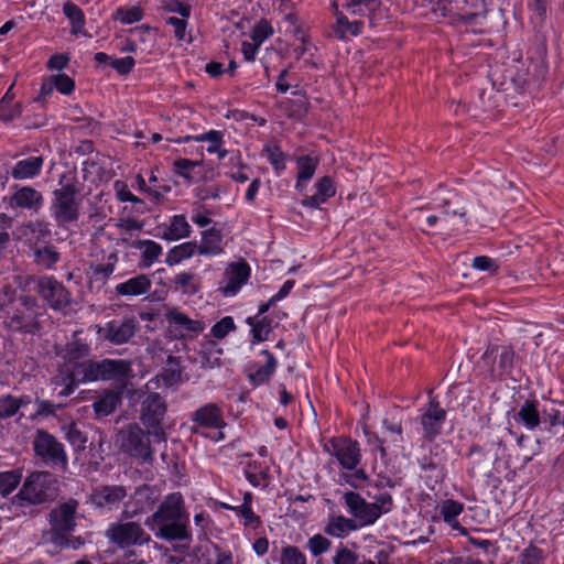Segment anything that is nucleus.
<instances>
[{
	"label": "nucleus",
	"mask_w": 564,
	"mask_h": 564,
	"mask_svg": "<svg viewBox=\"0 0 564 564\" xmlns=\"http://www.w3.org/2000/svg\"><path fill=\"white\" fill-rule=\"evenodd\" d=\"M173 283L176 290H181L184 293L194 294L198 288L195 283V275L191 272H181L173 279Z\"/></svg>",
	"instance_id": "nucleus-48"
},
{
	"label": "nucleus",
	"mask_w": 564,
	"mask_h": 564,
	"mask_svg": "<svg viewBox=\"0 0 564 564\" xmlns=\"http://www.w3.org/2000/svg\"><path fill=\"white\" fill-rule=\"evenodd\" d=\"M89 354V347L80 340H73L65 345L58 352L59 357L65 361L64 367L59 373L55 377V383L64 384L66 387L69 381L67 380V373H69L74 367L80 364L78 360L86 357Z\"/></svg>",
	"instance_id": "nucleus-13"
},
{
	"label": "nucleus",
	"mask_w": 564,
	"mask_h": 564,
	"mask_svg": "<svg viewBox=\"0 0 564 564\" xmlns=\"http://www.w3.org/2000/svg\"><path fill=\"white\" fill-rule=\"evenodd\" d=\"M471 265L473 268L479 271H488L492 273L497 271L496 262L491 258L486 256H479L474 258Z\"/></svg>",
	"instance_id": "nucleus-60"
},
{
	"label": "nucleus",
	"mask_w": 564,
	"mask_h": 564,
	"mask_svg": "<svg viewBox=\"0 0 564 564\" xmlns=\"http://www.w3.org/2000/svg\"><path fill=\"white\" fill-rule=\"evenodd\" d=\"M223 138L224 133L217 130H210L206 133L193 137V139L197 142H213V145L207 148V152L217 153L220 160L227 155V150L221 149Z\"/></svg>",
	"instance_id": "nucleus-38"
},
{
	"label": "nucleus",
	"mask_w": 564,
	"mask_h": 564,
	"mask_svg": "<svg viewBox=\"0 0 564 564\" xmlns=\"http://www.w3.org/2000/svg\"><path fill=\"white\" fill-rule=\"evenodd\" d=\"M297 180L295 184L296 191L303 193L306 184L313 177L317 166L318 159L316 156L303 155L296 160Z\"/></svg>",
	"instance_id": "nucleus-28"
},
{
	"label": "nucleus",
	"mask_w": 564,
	"mask_h": 564,
	"mask_svg": "<svg viewBox=\"0 0 564 564\" xmlns=\"http://www.w3.org/2000/svg\"><path fill=\"white\" fill-rule=\"evenodd\" d=\"M343 499L351 519L358 524V529L372 525L379 519L377 506L366 501L359 494L346 491Z\"/></svg>",
	"instance_id": "nucleus-9"
},
{
	"label": "nucleus",
	"mask_w": 564,
	"mask_h": 564,
	"mask_svg": "<svg viewBox=\"0 0 564 564\" xmlns=\"http://www.w3.org/2000/svg\"><path fill=\"white\" fill-rule=\"evenodd\" d=\"M166 24L173 28L174 36L178 41H191V36L186 32L187 18L167 17L165 19Z\"/></svg>",
	"instance_id": "nucleus-49"
},
{
	"label": "nucleus",
	"mask_w": 564,
	"mask_h": 564,
	"mask_svg": "<svg viewBox=\"0 0 564 564\" xmlns=\"http://www.w3.org/2000/svg\"><path fill=\"white\" fill-rule=\"evenodd\" d=\"M339 478L356 489L362 488L369 479L366 471L362 468H358V466L352 470L343 471Z\"/></svg>",
	"instance_id": "nucleus-44"
},
{
	"label": "nucleus",
	"mask_w": 564,
	"mask_h": 564,
	"mask_svg": "<svg viewBox=\"0 0 564 564\" xmlns=\"http://www.w3.org/2000/svg\"><path fill=\"white\" fill-rule=\"evenodd\" d=\"M144 524L155 531V536L167 541H189L188 514L184 509L180 492L165 497L158 510L144 521Z\"/></svg>",
	"instance_id": "nucleus-1"
},
{
	"label": "nucleus",
	"mask_w": 564,
	"mask_h": 564,
	"mask_svg": "<svg viewBox=\"0 0 564 564\" xmlns=\"http://www.w3.org/2000/svg\"><path fill=\"white\" fill-rule=\"evenodd\" d=\"M250 276L249 264L240 259L237 262L227 264L219 291L224 296H235Z\"/></svg>",
	"instance_id": "nucleus-11"
},
{
	"label": "nucleus",
	"mask_w": 564,
	"mask_h": 564,
	"mask_svg": "<svg viewBox=\"0 0 564 564\" xmlns=\"http://www.w3.org/2000/svg\"><path fill=\"white\" fill-rule=\"evenodd\" d=\"M56 480L48 471H35L26 477L17 499L30 505L43 503L56 496Z\"/></svg>",
	"instance_id": "nucleus-4"
},
{
	"label": "nucleus",
	"mask_w": 564,
	"mask_h": 564,
	"mask_svg": "<svg viewBox=\"0 0 564 564\" xmlns=\"http://www.w3.org/2000/svg\"><path fill=\"white\" fill-rule=\"evenodd\" d=\"M113 188L116 192V196L120 202H127L129 199H132V193L129 191L126 183L121 181H116L113 184Z\"/></svg>",
	"instance_id": "nucleus-64"
},
{
	"label": "nucleus",
	"mask_w": 564,
	"mask_h": 564,
	"mask_svg": "<svg viewBox=\"0 0 564 564\" xmlns=\"http://www.w3.org/2000/svg\"><path fill=\"white\" fill-rule=\"evenodd\" d=\"M464 505L456 500L447 499L440 506V514L453 529H459L457 517L463 512Z\"/></svg>",
	"instance_id": "nucleus-37"
},
{
	"label": "nucleus",
	"mask_w": 564,
	"mask_h": 564,
	"mask_svg": "<svg viewBox=\"0 0 564 564\" xmlns=\"http://www.w3.org/2000/svg\"><path fill=\"white\" fill-rule=\"evenodd\" d=\"M271 34L272 28L269 23L262 21L254 26L251 39L253 42L258 43V45H261Z\"/></svg>",
	"instance_id": "nucleus-55"
},
{
	"label": "nucleus",
	"mask_w": 564,
	"mask_h": 564,
	"mask_svg": "<svg viewBox=\"0 0 564 564\" xmlns=\"http://www.w3.org/2000/svg\"><path fill=\"white\" fill-rule=\"evenodd\" d=\"M516 420L521 422L528 430H534L540 424V414L538 403L525 401L516 415Z\"/></svg>",
	"instance_id": "nucleus-34"
},
{
	"label": "nucleus",
	"mask_w": 564,
	"mask_h": 564,
	"mask_svg": "<svg viewBox=\"0 0 564 564\" xmlns=\"http://www.w3.org/2000/svg\"><path fill=\"white\" fill-rule=\"evenodd\" d=\"M149 435L138 424L131 423L119 430L116 442L123 453L147 462L152 458Z\"/></svg>",
	"instance_id": "nucleus-5"
},
{
	"label": "nucleus",
	"mask_w": 564,
	"mask_h": 564,
	"mask_svg": "<svg viewBox=\"0 0 564 564\" xmlns=\"http://www.w3.org/2000/svg\"><path fill=\"white\" fill-rule=\"evenodd\" d=\"M78 502L74 499L59 505L50 513V522L52 525V540L56 541L59 533L72 531L75 528V514Z\"/></svg>",
	"instance_id": "nucleus-16"
},
{
	"label": "nucleus",
	"mask_w": 564,
	"mask_h": 564,
	"mask_svg": "<svg viewBox=\"0 0 564 564\" xmlns=\"http://www.w3.org/2000/svg\"><path fill=\"white\" fill-rule=\"evenodd\" d=\"M127 497V490L122 486L101 485L95 487L89 495V502L102 510L117 509Z\"/></svg>",
	"instance_id": "nucleus-12"
},
{
	"label": "nucleus",
	"mask_w": 564,
	"mask_h": 564,
	"mask_svg": "<svg viewBox=\"0 0 564 564\" xmlns=\"http://www.w3.org/2000/svg\"><path fill=\"white\" fill-rule=\"evenodd\" d=\"M234 511L237 513V516L242 518V522L246 527H251V528L256 529L261 523L259 516H257L252 511L251 507L236 506L234 508Z\"/></svg>",
	"instance_id": "nucleus-50"
},
{
	"label": "nucleus",
	"mask_w": 564,
	"mask_h": 564,
	"mask_svg": "<svg viewBox=\"0 0 564 564\" xmlns=\"http://www.w3.org/2000/svg\"><path fill=\"white\" fill-rule=\"evenodd\" d=\"M33 446L36 455L41 456L43 459L66 465L67 456L63 445L47 432L37 431Z\"/></svg>",
	"instance_id": "nucleus-15"
},
{
	"label": "nucleus",
	"mask_w": 564,
	"mask_h": 564,
	"mask_svg": "<svg viewBox=\"0 0 564 564\" xmlns=\"http://www.w3.org/2000/svg\"><path fill=\"white\" fill-rule=\"evenodd\" d=\"M485 361L495 360L491 367L494 376H502L512 368L514 360V352L508 347H494L486 350L482 356Z\"/></svg>",
	"instance_id": "nucleus-21"
},
{
	"label": "nucleus",
	"mask_w": 564,
	"mask_h": 564,
	"mask_svg": "<svg viewBox=\"0 0 564 564\" xmlns=\"http://www.w3.org/2000/svg\"><path fill=\"white\" fill-rule=\"evenodd\" d=\"M152 286L145 274H139L116 285V292L121 296H139L147 294Z\"/></svg>",
	"instance_id": "nucleus-25"
},
{
	"label": "nucleus",
	"mask_w": 564,
	"mask_h": 564,
	"mask_svg": "<svg viewBox=\"0 0 564 564\" xmlns=\"http://www.w3.org/2000/svg\"><path fill=\"white\" fill-rule=\"evenodd\" d=\"M117 227L124 230V231H140L142 229V224L134 219V218H121L119 223L117 224Z\"/></svg>",
	"instance_id": "nucleus-63"
},
{
	"label": "nucleus",
	"mask_w": 564,
	"mask_h": 564,
	"mask_svg": "<svg viewBox=\"0 0 564 564\" xmlns=\"http://www.w3.org/2000/svg\"><path fill=\"white\" fill-rule=\"evenodd\" d=\"M135 247L141 250V265L150 268L162 254V247L153 240H139Z\"/></svg>",
	"instance_id": "nucleus-32"
},
{
	"label": "nucleus",
	"mask_w": 564,
	"mask_h": 564,
	"mask_svg": "<svg viewBox=\"0 0 564 564\" xmlns=\"http://www.w3.org/2000/svg\"><path fill=\"white\" fill-rule=\"evenodd\" d=\"M247 323L251 327L253 343H261L268 339L271 332V324L267 317H248Z\"/></svg>",
	"instance_id": "nucleus-40"
},
{
	"label": "nucleus",
	"mask_w": 564,
	"mask_h": 564,
	"mask_svg": "<svg viewBox=\"0 0 564 564\" xmlns=\"http://www.w3.org/2000/svg\"><path fill=\"white\" fill-rule=\"evenodd\" d=\"M375 501L372 505H376L379 509V518L383 513H388L392 509V497L390 494L383 492L375 496Z\"/></svg>",
	"instance_id": "nucleus-61"
},
{
	"label": "nucleus",
	"mask_w": 564,
	"mask_h": 564,
	"mask_svg": "<svg viewBox=\"0 0 564 564\" xmlns=\"http://www.w3.org/2000/svg\"><path fill=\"white\" fill-rule=\"evenodd\" d=\"M36 292L53 310H63L70 304V293L53 276H42L37 280Z\"/></svg>",
	"instance_id": "nucleus-10"
},
{
	"label": "nucleus",
	"mask_w": 564,
	"mask_h": 564,
	"mask_svg": "<svg viewBox=\"0 0 564 564\" xmlns=\"http://www.w3.org/2000/svg\"><path fill=\"white\" fill-rule=\"evenodd\" d=\"M107 536L121 549L132 545H144L151 536L137 522L112 523L107 530Z\"/></svg>",
	"instance_id": "nucleus-8"
},
{
	"label": "nucleus",
	"mask_w": 564,
	"mask_h": 564,
	"mask_svg": "<svg viewBox=\"0 0 564 564\" xmlns=\"http://www.w3.org/2000/svg\"><path fill=\"white\" fill-rule=\"evenodd\" d=\"M280 564H306V556L299 547L286 545L281 550Z\"/></svg>",
	"instance_id": "nucleus-47"
},
{
	"label": "nucleus",
	"mask_w": 564,
	"mask_h": 564,
	"mask_svg": "<svg viewBox=\"0 0 564 564\" xmlns=\"http://www.w3.org/2000/svg\"><path fill=\"white\" fill-rule=\"evenodd\" d=\"M121 402L120 392L108 391L99 398L94 404L95 413L98 416H107L112 413Z\"/></svg>",
	"instance_id": "nucleus-33"
},
{
	"label": "nucleus",
	"mask_w": 564,
	"mask_h": 564,
	"mask_svg": "<svg viewBox=\"0 0 564 564\" xmlns=\"http://www.w3.org/2000/svg\"><path fill=\"white\" fill-rule=\"evenodd\" d=\"M43 166L42 156H29L18 161L11 169V176L14 180H29L40 174Z\"/></svg>",
	"instance_id": "nucleus-27"
},
{
	"label": "nucleus",
	"mask_w": 564,
	"mask_h": 564,
	"mask_svg": "<svg viewBox=\"0 0 564 564\" xmlns=\"http://www.w3.org/2000/svg\"><path fill=\"white\" fill-rule=\"evenodd\" d=\"M167 323L173 326L181 336L198 334L204 330L205 324L198 319H192L177 308H169L165 313Z\"/></svg>",
	"instance_id": "nucleus-20"
},
{
	"label": "nucleus",
	"mask_w": 564,
	"mask_h": 564,
	"mask_svg": "<svg viewBox=\"0 0 564 564\" xmlns=\"http://www.w3.org/2000/svg\"><path fill=\"white\" fill-rule=\"evenodd\" d=\"M161 237L167 241L187 238L191 235V225L184 215L173 216L169 224L160 226Z\"/></svg>",
	"instance_id": "nucleus-24"
},
{
	"label": "nucleus",
	"mask_w": 564,
	"mask_h": 564,
	"mask_svg": "<svg viewBox=\"0 0 564 564\" xmlns=\"http://www.w3.org/2000/svg\"><path fill=\"white\" fill-rule=\"evenodd\" d=\"M197 253L206 257H216L224 253L221 231L215 227L202 232L200 243H197Z\"/></svg>",
	"instance_id": "nucleus-23"
},
{
	"label": "nucleus",
	"mask_w": 564,
	"mask_h": 564,
	"mask_svg": "<svg viewBox=\"0 0 564 564\" xmlns=\"http://www.w3.org/2000/svg\"><path fill=\"white\" fill-rule=\"evenodd\" d=\"M163 8L170 12H177L184 18H188L191 13V7L181 0H164Z\"/></svg>",
	"instance_id": "nucleus-58"
},
{
	"label": "nucleus",
	"mask_w": 564,
	"mask_h": 564,
	"mask_svg": "<svg viewBox=\"0 0 564 564\" xmlns=\"http://www.w3.org/2000/svg\"><path fill=\"white\" fill-rule=\"evenodd\" d=\"M197 162L187 160V159H178L174 162V167L177 174L185 178H189V172L197 165Z\"/></svg>",
	"instance_id": "nucleus-62"
},
{
	"label": "nucleus",
	"mask_w": 564,
	"mask_h": 564,
	"mask_svg": "<svg viewBox=\"0 0 564 564\" xmlns=\"http://www.w3.org/2000/svg\"><path fill=\"white\" fill-rule=\"evenodd\" d=\"M235 328L236 325L234 318L231 316H225L212 327V334L214 337L221 339Z\"/></svg>",
	"instance_id": "nucleus-51"
},
{
	"label": "nucleus",
	"mask_w": 564,
	"mask_h": 564,
	"mask_svg": "<svg viewBox=\"0 0 564 564\" xmlns=\"http://www.w3.org/2000/svg\"><path fill=\"white\" fill-rule=\"evenodd\" d=\"M197 253V242L187 241L181 245L174 246L166 253L165 263L170 267L181 263L183 260L192 258Z\"/></svg>",
	"instance_id": "nucleus-31"
},
{
	"label": "nucleus",
	"mask_w": 564,
	"mask_h": 564,
	"mask_svg": "<svg viewBox=\"0 0 564 564\" xmlns=\"http://www.w3.org/2000/svg\"><path fill=\"white\" fill-rule=\"evenodd\" d=\"M165 412V402L159 393L149 394L142 402L140 419L148 427V433L159 442H163L166 438L165 432L161 425Z\"/></svg>",
	"instance_id": "nucleus-7"
},
{
	"label": "nucleus",
	"mask_w": 564,
	"mask_h": 564,
	"mask_svg": "<svg viewBox=\"0 0 564 564\" xmlns=\"http://www.w3.org/2000/svg\"><path fill=\"white\" fill-rule=\"evenodd\" d=\"M43 204L42 193L31 186L18 187L9 199V205L12 208L26 209L32 213H37Z\"/></svg>",
	"instance_id": "nucleus-18"
},
{
	"label": "nucleus",
	"mask_w": 564,
	"mask_h": 564,
	"mask_svg": "<svg viewBox=\"0 0 564 564\" xmlns=\"http://www.w3.org/2000/svg\"><path fill=\"white\" fill-rule=\"evenodd\" d=\"M134 59L131 56H126L121 58H112L111 66L120 74H128L132 70L134 66Z\"/></svg>",
	"instance_id": "nucleus-59"
},
{
	"label": "nucleus",
	"mask_w": 564,
	"mask_h": 564,
	"mask_svg": "<svg viewBox=\"0 0 564 564\" xmlns=\"http://www.w3.org/2000/svg\"><path fill=\"white\" fill-rule=\"evenodd\" d=\"M262 354L267 357V361L264 365L256 366L254 371L249 373V380L254 386H260L265 383L271 376L274 373L276 368V359L274 356L268 350H263Z\"/></svg>",
	"instance_id": "nucleus-30"
},
{
	"label": "nucleus",
	"mask_w": 564,
	"mask_h": 564,
	"mask_svg": "<svg viewBox=\"0 0 564 564\" xmlns=\"http://www.w3.org/2000/svg\"><path fill=\"white\" fill-rule=\"evenodd\" d=\"M117 15L124 24H131L142 19V10L139 7L120 8L117 10Z\"/></svg>",
	"instance_id": "nucleus-53"
},
{
	"label": "nucleus",
	"mask_w": 564,
	"mask_h": 564,
	"mask_svg": "<svg viewBox=\"0 0 564 564\" xmlns=\"http://www.w3.org/2000/svg\"><path fill=\"white\" fill-rule=\"evenodd\" d=\"M31 403V398L23 395L15 398L10 394L0 398V419H8L13 416L22 406Z\"/></svg>",
	"instance_id": "nucleus-36"
},
{
	"label": "nucleus",
	"mask_w": 564,
	"mask_h": 564,
	"mask_svg": "<svg viewBox=\"0 0 564 564\" xmlns=\"http://www.w3.org/2000/svg\"><path fill=\"white\" fill-rule=\"evenodd\" d=\"M193 432L198 429L223 430L227 426L221 408L216 403H206L192 413Z\"/></svg>",
	"instance_id": "nucleus-17"
},
{
	"label": "nucleus",
	"mask_w": 564,
	"mask_h": 564,
	"mask_svg": "<svg viewBox=\"0 0 564 564\" xmlns=\"http://www.w3.org/2000/svg\"><path fill=\"white\" fill-rule=\"evenodd\" d=\"M63 431L65 433V437L74 447L78 449L85 448L87 436L80 430L77 423L72 422L69 424L64 425Z\"/></svg>",
	"instance_id": "nucleus-43"
},
{
	"label": "nucleus",
	"mask_w": 564,
	"mask_h": 564,
	"mask_svg": "<svg viewBox=\"0 0 564 564\" xmlns=\"http://www.w3.org/2000/svg\"><path fill=\"white\" fill-rule=\"evenodd\" d=\"M21 115V106L19 104H7L3 107V104H0V119L9 122L20 117Z\"/></svg>",
	"instance_id": "nucleus-57"
},
{
	"label": "nucleus",
	"mask_w": 564,
	"mask_h": 564,
	"mask_svg": "<svg viewBox=\"0 0 564 564\" xmlns=\"http://www.w3.org/2000/svg\"><path fill=\"white\" fill-rule=\"evenodd\" d=\"M34 258L37 264L50 269L58 261L59 256L54 248L43 247L34 250Z\"/></svg>",
	"instance_id": "nucleus-46"
},
{
	"label": "nucleus",
	"mask_w": 564,
	"mask_h": 564,
	"mask_svg": "<svg viewBox=\"0 0 564 564\" xmlns=\"http://www.w3.org/2000/svg\"><path fill=\"white\" fill-rule=\"evenodd\" d=\"M55 89H57L59 93L68 95L74 90L75 83L74 80L65 75V74H58L52 76Z\"/></svg>",
	"instance_id": "nucleus-54"
},
{
	"label": "nucleus",
	"mask_w": 564,
	"mask_h": 564,
	"mask_svg": "<svg viewBox=\"0 0 564 564\" xmlns=\"http://www.w3.org/2000/svg\"><path fill=\"white\" fill-rule=\"evenodd\" d=\"M132 373L131 362L124 359H102L100 361H83L67 373L69 383L58 391V395L67 397L74 388L83 382L98 380H123Z\"/></svg>",
	"instance_id": "nucleus-2"
},
{
	"label": "nucleus",
	"mask_w": 564,
	"mask_h": 564,
	"mask_svg": "<svg viewBox=\"0 0 564 564\" xmlns=\"http://www.w3.org/2000/svg\"><path fill=\"white\" fill-rule=\"evenodd\" d=\"M315 194L305 195L302 200V205L310 208H318L328 198L336 194L334 182L328 176L321 177L314 185Z\"/></svg>",
	"instance_id": "nucleus-22"
},
{
	"label": "nucleus",
	"mask_w": 564,
	"mask_h": 564,
	"mask_svg": "<svg viewBox=\"0 0 564 564\" xmlns=\"http://www.w3.org/2000/svg\"><path fill=\"white\" fill-rule=\"evenodd\" d=\"M148 491V489H139L135 491L132 499L124 503L122 518H133L134 516L143 513L152 508L154 501H149Z\"/></svg>",
	"instance_id": "nucleus-29"
},
{
	"label": "nucleus",
	"mask_w": 564,
	"mask_h": 564,
	"mask_svg": "<svg viewBox=\"0 0 564 564\" xmlns=\"http://www.w3.org/2000/svg\"><path fill=\"white\" fill-rule=\"evenodd\" d=\"M139 328V322L135 316L127 315L122 318L112 319L104 325L97 326L98 338L112 345H123L129 343Z\"/></svg>",
	"instance_id": "nucleus-6"
},
{
	"label": "nucleus",
	"mask_w": 564,
	"mask_h": 564,
	"mask_svg": "<svg viewBox=\"0 0 564 564\" xmlns=\"http://www.w3.org/2000/svg\"><path fill=\"white\" fill-rule=\"evenodd\" d=\"M63 12L69 20V23L72 25V29H70L72 34H74V35H77L79 33L85 34V32H84L85 15H84V12L82 11V9L77 4H75L70 1H67L63 6Z\"/></svg>",
	"instance_id": "nucleus-35"
},
{
	"label": "nucleus",
	"mask_w": 564,
	"mask_h": 564,
	"mask_svg": "<svg viewBox=\"0 0 564 564\" xmlns=\"http://www.w3.org/2000/svg\"><path fill=\"white\" fill-rule=\"evenodd\" d=\"M116 262L117 256L115 253H110L106 263L98 264L93 268L91 279L105 283L107 279L113 273Z\"/></svg>",
	"instance_id": "nucleus-45"
},
{
	"label": "nucleus",
	"mask_w": 564,
	"mask_h": 564,
	"mask_svg": "<svg viewBox=\"0 0 564 564\" xmlns=\"http://www.w3.org/2000/svg\"><path fill=\"white\" fill-rule=\"evenodd\" d=\"M75 172L63 173L58 181V187L53 192L50 206L51 216L59 227L79 219L82 199Z\"/></svg>",
	"instance_id": "nucleus-3"
},
{
	"label": "nucleus",
	"mask_w": 564,
	"mask_h": 564,
	"mask_svg": "<svg viewBox=\"0 0 564 564\" xmlns=\"http://www.w3.org/2000/svg\"><path fill=\"white\" fill-rule=\"evenodd\" d=\"M327 452L335 456L345 470H352L361 459L360 448L357 442L351 440H336L326 446Z\"/></svg>",
	"instance_id": "nucleus-14"
},
{
	"label": "nucleus",
	"mask_w": 564,
	"mask_h": 564,
	"mask_svg": "<svg viewBox=\"0 0 564 564\" xmlns=\"http://www.w3.org/2000/svg\"><path fill=\"white\" fill-rule=\"evenodd\" d=\"M332 547V542L325 535L317 533L306 541V549L313 557H318L327 553Z\"/></svg>",
	"instance_id": "nucleus-41"
},
{
	"label": "nucleus",
	"mask_w": 564,
	"mask_h": 564,
	"mask_svg": "<svg viewBox=\"0 0 564 564\" xmlns=\"http://www.w3.org/2000/svg\"><path fill=\"white\" fill-rule=\"evenodd\" d=\"M358 530V524L351 518L329 516L324 532L333 538L344 539L350 532Z\"/></svg>",
	"instance_id": "nucleus-26"
},
{
	"label": "nucleus",
	"mask_w": 564,
	"mask_h": 564,
	"mask_svg": "<svg viewBox=\"0 0 564 564\" xmlns=\"http://www.w3.org/2000/svg\"><path fill=\"white\" fill-rule=\"evenodd\" d=\"M22 474L19 470H9L0 473V495L6 497L10 495L20 484Z\"/></svg>",
	"instance_id": "nucleus-42"
},
{
	"label": "nucleus",
	"mask_w": 564,
	"mask_h": 564,
	"mask_svg": "<svg viewBox=\"0 0 564 564\" xmlns=\"http://www.w3.org/2000/svg\"><path fill=\"white\" fill-rule=\"evenodd\" d=\"M26 229L34 234L37 239H44L51 235L50 225L44 220L30 221Z\"/></svg>",
	"instance_id": "nucleus-56"
},
{
	"label": "nucleus",
	"mask_w": 564,
	"mask_h": 564,
	"mask_svg": "<svg viewBox=\"0 0 564 564\" xmlns=\"http://www.w3.org/2000/svg\"><path fill=\"white\" fill-rule=\"evenodd\" d=\"M361 28L362 22H349L341 12H336L335 34L337 37L345 39L347 34L356 36L361 32Z\"/></svg>",
	"instance_id": "nucleus-39"
},
{
	"label": "nucleus",
	"mask_w": 564,
	"mask_h": 564,
	"mask_svg": "<svg viewBox=\"0 0 564 564\" xmlns=\"http://www.w3.org/2000/svg\"><path fill=\"white\" fill-rule=\"evenodd\" d=\"M445 419V410L440 408L438 402L431 400L421 416L424 436L429 440H433L438 435Z\"/></svg>",
	"instance_id": "nucleus-19"
},
{
	"label": "nucleus",
	"mask_w": 564,
	"mask_h": 564,
	"mask_svg": "<svg viewBox=\"0 0 564 564\" xmlns=\"http://www.w3.org/2000/svg\"><path fill=\"white\" fill-rule=\"evenodd\" d=\"M333 564H358V556L348 547L340 545L335 552Z\"/></svg>",
	"instance_id": "nucleus-52"
}]
</instances>
